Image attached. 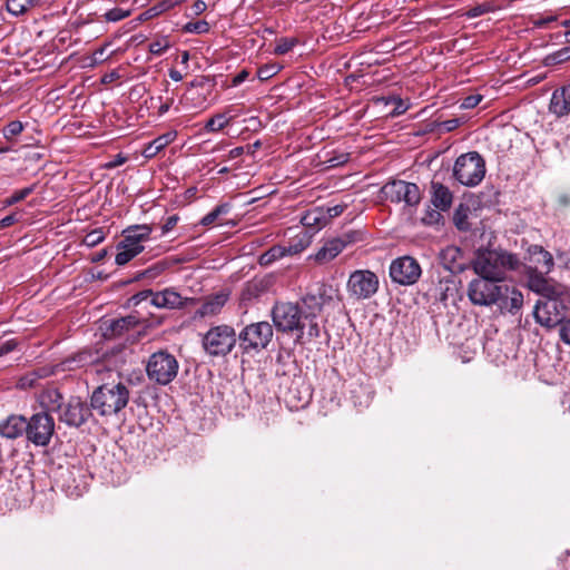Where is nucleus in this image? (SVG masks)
I'll list each match as a JSON object with an SVG mask.
<instances>
[{"label": "nucleus", "instance_id": "a878e982", "mask_svg": "<svg viewBox=\"0 0 570 570\" xmlns=\"http://www.w3.org/2000/svg\"><path fill=\"white\" fill-rule=\"evenodd\" d=\"M462 256L461 250L455 246H450L442 250L441 258L443 261L444 267L452 273L459 272L462 269L461 264L458 263V259Z\"/></svg>", "mask_w": 570, "mask_h": 570}, {"label": "nucleus", "instance_id": "a211bd4d", "mask_svg": "<svg viewBox=\"0 0 570 570\" xmlns=\"http://www.w3.org/2000/svg\"><path fill=\"white\" fill-rule=\"evenodd\" d=\"M352 239L333 238L324 243V245L315 254V261L324 264L333 261L350 244Z\"/></svg>", "mask_w": 570, "mask_h": 570}, {"label": "nucleus", "instance_id": "9b49d317", "mask_svg": "<svg viewBox=\"0 0 570 570\" xmlns=\"http://www.w3.org/2000/svg\"><path fill=\"white\" fill-rule=\"evenodd\" d=\"M26 426L27 440L37 446L48 445L55 432V421L47 412L33 414Z\"/></svg>", "mask_w": 570, "mask_h": 570}, {"label": "nucleus", "instance_id": "72a5a7b5", "mask_svg": "<svg viewBox=\"0 0 570 570\" xmlns=\"http://www.w3.org/2000/svg\"><path fill=\"white\" fill-rule=\"evenodd\" d=\"M229 212V206L227 204H222V205H218L216 206L212 212H209L207 215H205L203 218H202V224L204 226H208V225H212L213 223L216 222V219L220 216V215H225Z\"/></svg>", "mask_w": 570, "mask_h": 570}, {"label": "nucleus", "instance_id": "4be33fe9", "mask_svg": "<svg viewBox=\"0 0 570 570\" xmlns=\"http://www.w3.org/2000/svg\"><path fill=\"white\" fill-rule=\"evenodd\" d=\"M432 203L440 210H448L452 205V193L448 187L439 183L432 184Z\"/></svg>", "mask_w": 570, "mask_h": 570}, {"label": "nucleus", "instance_id": "dca6fc26", "mask_svg": "<svg viewBox=\"0 0 570 570\" xmlns=\"http://www.w3.org/2000/svg\"><path fill=\"white\" fill-rule=\"evenodd\" d=\"M529 288L539 294L541 298L563 295V287L543 276V273L531 272L528 278Z\"/></svg>", "mask_w": 570, "mask_h": 570}, {"label": "nucleus", "instance_id": "f03ea898", "mask_svg": "<svg viewBox=\"0 0 570 570\" xmlns=\"http://www.w3.org/2000/svg\"><path fill=\"white\" fill-rule=\"evenodd\" d=\"M519 265L517 255L501 248H480L472 263L473 271L479 276L501 281L509 271L517 269Z\"/></svg>", "mask_w": 570, "mask_h": 570}, {"label": "nucleus", "instance_id": "f257e3e1", "mask_svg": "<svg viewBox=\"0 0 570 570\" xmlns=\"http://www.w3.org/2000/svg\"><path fill=\"white\" fill-rule=\"evenodd\" d=\"M501 279L479 276L470 282L468 296L474 305L491 306L498 305L501 311L511 314L518 313L523 305L522 293Z\"/></svg>", "mask_w": 570, "mask_h": 570}, {"label": "nucleus", "instance_id": "603ef678", "mask_svg": "<svg viewBox=\"0 0 570 570\" xmlns=\"http://www.w3.org/2000/svg\"><path fill=\"white\" fill-rule=\"evenodd\" d=\"M248 76H249V72L247 70H245V69L242 70L240 72H238L236 76L233 77L230 86L232 87L239 86L248 78Z\"/></svg>", "mask_w": 570, "mask_h": 570}, {"label": "nucleus", "instance_id": "f8f14e48", "mask_svg": "<svg viewBox=\"0 0 570 570\" xmlns=\"http://www.w3.org/2000/svg\"><path fill=\"white\" fill-rule=\"evenodd\" d=\"M382 195L393 203H405L407 206H416L421 200V190L414 183L404 180H392L386 183L382 189Z\"/></svg>", "mask_w": 570, "mask_h": 570}, {"label": "nucleus", "instance_id": "de8ad7c7", "mask_svg": "<svg viewBox=\"0 0 570 570\" xmlns=\"http://www.w3.org/2000/svg\"><path fill=\"white\" fill-rule=\"evenodd\" d=\"M560 338L568 345H570V318L564 320L559 328Z\"/></svg>", "mask_w": 570, "mask_h": 570}, {"label": "nucleus", "instance_id": "6e6d98bb", "mask_svg": "<svg viewBox=\"0 0 570 570\" xmlns=\"http://www.w3.org/2000/svg\"><path fill=\"white\" fill-rule=\"evenodd\" d=\"M207 6L203 0H195L190 7L193 14H200L206 10Z\"/></svg>", "mask_w": 570, "mask_h": 570}, {"label": "nucleus", "instance_id": "1a4fd4ad", "mask_svg": "<svg viewBox=\"0 0 570 570\" xmlns=\"http://www.w3.org/2000/svg\"><path fill=\"white\" fill-rule=\"evenodd\" d=\"M566 305L562 295H556L550 298H540L533 311L535 321L544 327H554L561 325Z\"/></svg>", "mask_w": 570, "mask_h": 570}, {"label": "nucleus", "instance_id": "f704fd0d", "mask_svg": "<svg viewBox=\"0 0 570 570\" xmlns=\"http://www.w3.org/2000/svg\"><path fill=\"white\" fill-rule=\"evenodd\" d=\"M35 190V185L16 190L10 197L4 200V205L11 206L28 197Z\"/></svg>", "mask_w": 570, "mask_h": 570}, {"label": "nucleus", "instance_id": "052dcab7", "mask_svg": "<svg viewBox=\"0 0 570 570\" xmlns=\"http://www.w3.org/2000/svg\"><path fill=\"white\" fill-rule=\"evenodd\" d=\"M304 249V246L299 244H294L289 246H285L286 256H292L301 253Z\"/></svg>", "mask_w": 570, "mask_h": 570}, {"label": "nucleus", "instance_id": "7c9ffc66", "mask_svg": "<svg viewBox=\"0 0 570 570\" xmlns=\"http://www.w3.org/2000/svg\"><path fill=\"white\" fill-rule=\"evenodd\" d=\"M117 249L118 253L116 255L115 262L119 266L127 264L129 261L140 254L131 247H125V244L121 242L118 244Z\"/></svg>", "mask_w": 570, "mask_h": 570}, {"label": "nucleus", "instance_id": "a18cd8bd", "mask_svg": "<svg viewBox=\"0 0 570 570\" xmlns=\"http://www.w3.org/2000/svg\"><path fill=\"white\" fill-rule=\"evenodd\" d=\"M491 10H492L491 4L484 2V3L478 4V6L473 7V8H471L468 11V16L470 18H476V17H480V16H482V14H484V13L491 11Z\"/></svg>", "mask_w": 570, "mask_h": 570}, {"label": "nucleus", "instance_id": "4d7b16f0", "mask_svg": "<svg viewBox=\"0 0 570 570\" xmlns=\"http://www.w3.org/2000/svg\"><path fill=\"white\" fill-rule=\"evenodd\" d=\"M441 126L445 131H452L460 126V119L453 118V119L445 120L441 124Z\"/></svg>", "mask_w": 570, "mask_h": 570}, {"label": "nucleus", "instance_id": "7ed1b4c3", "mask_svg": "<svg viewBox=\"0 0 570 570\" xmlns=\"http://www.w3.org/2000/svg\"><path fill=\"white\" fill-rule=\"evenodd\" d=\"M129 391L122 383L105 384L97 387L90 399V406L101 416H111L126 407Z\"/></svg>", "mask_w": 570, "mask_h": 570}, {"label": "nucleus", "instance_id": "49530a36", "mask_svg": "<svg viewBox=\"0 0 570 570\" xmlns=\"http://www.w3.org/2000/svg\"><path fill=\"white\" fill-rule=\"evenodd\" d=\"M350 154L347 153H340L338 155L333 156L330 158L326 163L328 164V167H337L341 165H344L348 161Z\"/></svg>", "mask_w": 570, "mask_h": 570}, {"label": "nucleus", "instance_id": "423d86ee", "mask_svg": "<svg viewBox=\"0 0 570 570\" xmlns=\"http://www.w3.org/2000/svg\"><path fill=\"white\" fill-rule=\"evenodd\" d=\"M236 333L228 325H217L207 331L202 340L205 352L210 356H225L236 344Z\"/></svg>", "mask_w": 570, "mask_h": 570}, {"label": "nucleus", "instance_id": "4c0bfd02", "mask_svg": "<svg viewBox=\"0 0 570 570\" xmlns=\"http://www.w3.org/2000/svg\"><path fill=\"white\" fill-rule=\"evenodd\" d=\"M296 43L297 40L295 38H281L277 40L274 52L276 55H285L291 51Z\"/></svg>", "mask_w": 570, "mask_h": 570}, {"label": "nucleus", "instance_id": "8fccbe9b", "mask_svg": "<svg viewBox=\"0 0 570 570\" xmlns=\"http://www.w3.org/2000/svg\"><path fill=\"white\" fill-rule=\"evenodd\" d=\"M178 220H179V217L177 215L169 216L161 227L163 235L170 232L177 225Z\"/></svg>", "mask_w": 570, "mask_h": 570}, {"label": "nucleus", "instance_id": "393cba45", "mask_svg": "<svg viewBox=\"0 0 570 570\" xmlns=\"http://www.w3.org/2000/svg\"><path fill=\"white\" fill-rule=\"evenodd\" d=\"M40 403L47 411L59 412L63 405L62 395L56 389H48L41 394Z\"/></svg>", "mask_w": 570, "mask_h": 570}, {"label": "nucleus", "instance_id": "ddd939ff", "mask_svg": "<svg viewBox=\"0 0 570 570\" xmlns=\"http://www.w3.org/2000/svg\"><path fill=\"white\" fill-rule=\"evenodd\" d=\"M379 289L377 276L367 269L353 272L347 281V292L356 299H367Z\"/></svg>", "mask_w": 570, "mask_h": 570}, {"label": "nucleus", "instance_id": "c9c22d12", "mask_svg": "<svg viewBox=\"0 0 570 570\" xmlns=\"http://www.w3.org/2000/svg\"><path fill=\"white\" fill-rule=\"evenodd\" d=\"M184 30L190 33H206L209 31V23L206 20H198L185 24Z\"/></svg>", "mask_w": 570, "mask_h": 570}, {"label": "nucleus", "instance_id": "58836bf2", "mask_svg": "<svg viewBox=\"0 0 570 570\" xmlns=\"http://www.w3.org/2000/svg\"><path fill=\"white\" fill-rule=\"evenodd\" d=\"M131 14L130 10L121 9V8H114L108 10L104 17L109 22H117L120 21Z\"/></svg>", "mask_w": 570, "mask_h": 570}, {"label": "nucleus", "instance_id": "412c9836", "mask_svg": "<svg viewBox=\"0 0 570 570\" xmlns=\"http://www.w3.org/2000/svg\"><path fill=\"white\" fill-rule=\"evenodd\" d=\"M26 419L20 415H11L0 423V435L7 439H16L26 434Z\"/></svg>", "mask_w": 570, "mask_h": 570}, {"label": "nucleus", "instance_id": "5fc2aeb1", "mask_svg": "<svg viewBox=\"0 0 570 570\" xmlns=\"http://www.w3.org/2000/svg\"><path fill=\"white\" fill-rule=\"evenodd\" d=\"M127 161V157H125L122 154H117L112 160L106 164L107 168H116L118 166H121Z\"/></svg>", "mask_w": 570, "mask_h": 570}, {"label": "nucleus", "instance_id": "864d4df0", "mask_svg": "<svg viewBox=\"0 0 570 570\" xmlns=\"http://www.w3.org/2000/svg\"><path fill=\"white\" fill-rule=\"evenodd\" d=\"M17 347V343L13 340H9L1 344L0 346V356H3L10 352H12Z\"/></svg>", "mask_w": 570, "mask_h": 570}, {"label": "nucleus", "instance_id": "79ce46f5", "mask_svg": "<svg viewBox=\"0 0 570 570\" xmlns=\"http://www.w3.org/2000/svg\"><path fill=\"white\" fill-rule=\"evenodd\" d=\"M37 382H38L37 374L33 372H29L19 379L18 387L31 389V387L36 386Z\"/></svg>", "mask_w": 570, "mask_h": 570}, {"label": "nucleus", "instance_id": "2eb2a0df", "mask_svg": "<svg viewBox=\"0 0 570 570\" xmlns=\"http://www.w3.org/2000/svg\"><path fill=\"white\" fill-rule=\"evenodd\" d=\"M90 415V410L79 397H70L59 410V420L70 426H80Z\"/></svg>", "mask_w": 570, "mask_h": 570}, {"label": "nucleus", "instance_id": "3c124183", "mask_svg": "<svg viewBox=\"0 0 570 570\" xmlns=\"http://www.w3.org/2000/svg\"><path fill=\"white\" fill-rule=\"evenodd\" d=\"M170 7H171V3L161 2L160 4L150 8L146 13H148L149 17H154V16H157V14L168 10Z\"/></svg>", "mask_w": 570, "mask_h": 570}, {"label": "nucleus", "instance_id": "b1692460", "mask_svg": "<svg viewBox=\"0 0 570 570\" xmlns=\"http://www.w3.org/2000/svg\"><path fill=\"white\" fill-rule=\"evenodd\" d=\"M175 132H166L153 141H150L144 149L142 154L146 158L155 157L160 150L168 146L174 139Z\"/></svg>", "mask_w": 570, "mask_h": 570}, {"label": "nucleus", "instance_id": "ea45409f", "mask_svg": "<svg viewBox=\"0 0 570 570\" xmlns=\"http://www.w3.org/2000/svg\"><path fill=\"white\" fill-rule=\"evenodd\" d=\"M136 324V320L134 316H128L124 318H119L114 321L111 325V330L114 333L120 334L124 330H127L129 326H134Z\"/></svg>", "mask_w": 570, "mask_h": 570}, {"label": "nucleus", "instance_id": "39448f33", "mask_svg": "<svg viewBox=\"0 0 570 570\" xmlns=\"http://www.w3.org/2000/svg\"><path fill=\"white\" fill-rule=\"evenodd\" d=\"M331 299V287L325 284H317L302 297V312L304 313V320L308 323L307 334L309 337H317L320 335V327L315 318Z\"/></svg>", "mask_w": 570, "mask_h": 570}, {"label": "nucleus", "instance_id": "e433bc0d", "mask_svg": "<svg viewBox=\"0 0 570 570\" xmlns=\"http://www.w3.org/2000/svg\"><path fill=\"white\" fill-rule=\"evenodd\" d=\"M105 239V233L102 229H94L83 237V244L88 247H94L100 244Z\"/></svg>", "mask_w": 570, "mask_h": 570}, {"label": "nucleus", "instance_id": "0e129e2a", "mask_svg": "<svg viewBox=\"0 0 570 570\" xmlns=\"http://www.w3.org/2000/svg\"><path fill=\"white\" fill-rule=\"evenodd\" d=\"M169 77L174 81H180L183 79V75L178 70H176V69L169 70Z\"/></svg>", "mask_w": 570, "mask_h": 570}, {"label": "nucleus", "instance_id": "f3484780", "mask_svg": "<svg viewBox=\"0 0 570 570\" xmlns=\"http://www.w3.org/2000/svg\"><path fill=\"white\" fill-rule=\"evenodd\" d=\"M150 234L151 227L149 225L130 226L124 230V238L121 243L125 244V247H131L141 253L144 250L141 243L147 240Z\"/></svg>", "mask_w": 570, "mask_h": 570}, {"label": "nucleus", "instance_id": "c03bdc74", "mask_svg": "<svg viewBox=\"0 0 570 570\" xmlns=\"http://www.w3.org/2000/svg\"><path fill=\"white\" fill-rule=\"evenodd\" d=\"M482 98L483 97L479 94L470 95L462 100L460 107L462 109H472L481 102Z\"/></svg>", "mask_w": 570, "mask_h": 570}, {"label": "nucleus", "instance_id": "9d476101", "mask_svg": "<svg viewBox=\"0 0 570 570\" xmlns=\"http://www.w3.org/2000/svg\"><path fill=\"white\" fill-rule=\"evenodd\" d=\"M273 322L282 332L303 331L304 313L297 304L289 302L276 303L272 311Z\"/></svg>", "mask_w": 570, "mask_h": 570}, {"label": "nucleus", "instance_id": "aec40b11", "mask_svg": "<svg viewBox=\"0 0 570 570\" xmlns=\"http://www.w3.org/2000/svg\"><path fill=\"white\" fill-rule=\"evenodd\" d=\"M549 109L558 117L570 112V83L553 91Z\"/></svg>", "mask_w": 570, "mask_h": 570}, {"label": "nucleus", "instance_id": "774afa93", "mask_svg": "<svg viewBox=\"0 0 570 570\" xmlns=\"http://www.w3.org/2000/svg\"><path fill=\"white\" fill-rule=\"evenodd\" d=\"M169 107H170V104L169 102H166L164 105H161L159 107V114L160 115H164L165 112H167L169 110Z\"/></svg>", "mask_w": 570, "mask_h": 570}, {"label": "nucleus", "instance_id": "0eeeda50", "mask_svg": "<svg viewBox=\"0 0 570 570\" xmlns=\"http://www.w3.org/2000/svg\"><path fill=\"white\" fill-rule=\"evenodd\" d=\"M178 367L174 355L159 351L149 357L146 371L149 380L166 385L177 376Z\"/></svg>", "mask_w": 570, "mask_h": 570}, {"label": "nucleus", "instance_id": "c85d7f7f", "mask_svg": "<svg viewBox=\"0 0 570 570\" xmlns=\"http://www.w3.org/2000/svg\"><path fill=\"white\" fill-rule=\"evenodd\" d=\"M38 0H7V10L13 16L26 13Z\"/></svg>", "mask_w": 570, "mask_h": 570}, {"label": "nucleus", "instance_id": "6ab92c4d", "mask_svg": "<svg viewBox=\"0 0 570 570\" xmlns=\"http://www.w3.org/2000/svg\"><path fill=\"white\" fill-rule=\"evenodd\" d=\"M145 294H150L151 297V304L158 308H180L184 306V299L171 288H166L161 292L151 293L146 292Z\"/></svg>", "mask_w": 570, "mask_h": 570}, {"label": "nucleus", "instance_id": "cd10ccee", "mask_svg": "<svg viewBox=\"0 0 570 570\" xmlns=\"http://www.w3.org/2000/svg\"><path fill=\"white\" fill-rule=\"evenodd\" d=\"M326 222L327 218L322 209L311 210L302 217V224L308 227L321 228Z\"/></svg>", "mask_w": 570, "mask_h": 570}, {"label": "nucleus", "instance_id": "37998d69", "mask_svg": "<svg viewBox=\"0 0 570 570\" xmlns=\"http://www.w3.org/2000/svg\"><path fill=\"white\" fill-rule=\"evenodd\" d=\"M279 71V67L276 65L263 66L257 71V77L261 80H267L275 76Z\"/></svg>", "mask_w": 570, "mask_h": 570}, {"label": "nucleus", "instance_id": "4468645a", "mask_svg": "<svg viewBox=\"0 0 570 570\" xmlns=\"http://www.w3.org/2000/svg\"><path fill=\"white\" fill-rule=\"evenodd\" d=\"M421 274L420 264L411 256L399 257L394 259L390 266L392 281L401 285H412L416 283Z\"/></svg>", "mask_w": 570, "mask_h": 570}, {"label": "nucleus", "instance_id": "680f3d73", "mask_svg": "<svg viewBox=\"0 0 570 570\" xmlns=\"http://www.w3.org/2000/svg\"><path fill=\"white\" fill-rule=\"evenodd\" d=\"M17 222V217L14 214H11V215H8L6 217H3L1 220H0V227L4 228V227H9L11 226L12 224H14Z\"/></svg>", "mask_w": 570, "mask_h": 570}, {"label": "nucleus", "instance_id": "338daca9", "mask_svg": "<svg viewBox=\"0 0 570 570\" xmlns=\"http://www.w3.org/2000/svg\"><path fill=\"white\" fill-rule=\"evenodd\" d=\"M454 219H455V225L458 226L459 229H465L466 228V226L464 224V220L462 218H459L458 214L455 215Z\"/></svg>", "mask_w": 570, "mask_h": 570}, {"label": "nucleus", "instance_id": "2f4dec72", "mask_svg": "<svg viewBox=\"0 0 570 570\" xmlns=\"http://www.w3.org/2000/svg\"><path fill=\"white\" fill-rule=\"evenodd\" d=\"M570 60V46L563 47L544 58L546 66H554Z\"/></svg>", "mask_w": 570, "mask_h": 570}, {"label": "nucleus", "instance_id": "c756f323", "mask_svg": "<svg viewBox=\"0 0 570 570\" xmlns=\"http://www.w3.org/2000/svg\"><path fill=\"white\" fill-rule=\"evenodd\" d=\"M534 255H538L537 263L540 265L541 272L548 274L553 267V257L552 255L544 250L542 247H535Z\"/></svg>", "mask_w": 570, "mask_h": 570}, {"label": "nucleus", "instance_id": "5701e85b", "mask_svg": "<svg viewBox=\"0 0 570 570\" xmlns=\"http://www.w3.org/2000/svg\"><path fill=\"white\" fill-rule=\"evenodd\" d=\"M227 302V295L217 294L215 296L209 297L207 301L198 309V314L202 317L205 316H214L220 312L225 303Z\"/></svg>", "mask_w": 570, "mask_h": 570}, {"label": "nucleus", "instance_id": "a19ab883", "mask_svg": "<svg viewBox=\"0 0 570 570\" xmlns=\"http://www.w3.org/2000/svg\"><path fill=\"white\" fill-rule=\"evenodd\" d=\"M23 130V125L19 120L10 121L3 128V136L6 139H11L12 137L19 135Z\"/></svg>", "mask_w": 570, "mask_h": 570}, {"label": "nucleus", "instance_id": "bf43d9fd", "mask_svg": "<svg viewBox=\"0 0 570 570\" xmlns=\"http://www.w3.org/2000/svg\"><path fill=\"white\" fill-rule=\"evenodd\" d=\"M167 48V45H163L160 41L151 42L149 50L154 55H161Z\"/></svg>", "mask_w": 570, "mask_h": 570}, {"label": "nucleus", "instance_id": "69168bd1", "mask_svg": "<svg viewBox=\"0 0 570 570\" xmlns=\"http://www.w3.org/2000/svg\"><path fill=\"white\" fill-rule=\"evenodd\" d=\"M32 372L37 374L38 381L40 379L47 377L49 375V371L47 368H39V370L32 371Z\"/></svg>", "mask_w": 570, "mask_h": 570}, {"label": "nucleus", "instance_id": "6e6552de", "mask_svg": "<svg viewBox=\"0 0 570 570\" xmlns=\"http://www.w3.org/2000/svg\"><path fill=\"white\" fill-rule=\"evenodd\" d=\"M272 338L273 327L268 322L249 324L238 335L239 346L246 353L266 348Z\"/></svg>", "mask_w": 570, "mask_h": 570}, {"label": "nucleus", "instance_id": "20e7f679", "mask_svg": "<svg viewBox=\"0 0 570 570\" xmlns=\"http://www.w3.org/2000/svg\"><path fill=\"white\" fill-rule=\"evenodd\" d=\"M453 175L460 184L474 187L485 176V161L476 151L463 154L454 163Z\"/></svg>", "mask_w": 570, "mask_h": 570}, {"label": "nucleus", "instance_id": "bb28decb", "mask_svg": "<svg viewBox=\"0 0 570 570\" xmlns=\"http://www.w3.org/2000/svg\"><path fill=\"white\" fill-rule=\"evenodd\" d=\"M285 256H286L285 246L275 245L259 256L258 263L262 266H268L272 263H274L275 261H277L282 257H285Z\"/></svg>", "mask_w": 570, "mask_h": 570}, {"label": "nucleus", "instance_id": "e2e57ef3", "mask_svg": "<svg viewBox=\"0 0 570 570\" xmlns=\"http://www.w3.org/2000/svg\"><path fill=\"white\" fill-rule=\"evenodd\" d=\"M394 102L396 104L395 109L393 110V115H401L406 110V106L400 98H394Z\"/></svg>", "mask_w": 570, "mask_h": 570}, {"label": "nucleus", "instance_id": "473e14b6", "mask_svg": "<svg viewBox=\"0 0 570 570\" xmlns=\"http://www.w3.org/2000/svg\"><path fill=\"white\" fill-rule=\"evenodd\" d=\"M230 119L232 117H227L225 114H217L207 121L205 128L209 131L222 130L229 124Z\"/></svg>", "mask_w": 570, "mask_h": 570}, {"label": "nucleus", "instance_id": "13d9d810", "mask_svg": "<svg viewBox=\"0 0 570 570\" xmlns=\"http://www.w3.org/2000/svg\"><path fill=\"white\" fill-rule=\"evenodd\" d=\"M441 215L436 210L428 212L424 217H422V222L424 224H433L440 219Z\"/></svg>", "mask_w": 570, "mask_h": 570}, {"label": "nucleus", "instance_id": "09e8293b", "mask_svg": "<svg viewBox=\"0 0 570 570\" xmlns=\"http://www.w3.org/2000/svg\"><path fill=\"white\" fill-rule=\"evenodd\" d=\"M346 208L345 204H338L326 209V218H334L340 216Z\"/></svg>", "mask_w": 570, "mask_h": 570}]
</instances>
